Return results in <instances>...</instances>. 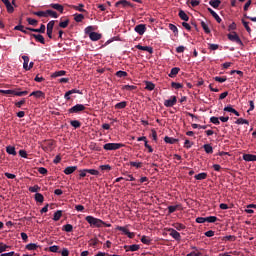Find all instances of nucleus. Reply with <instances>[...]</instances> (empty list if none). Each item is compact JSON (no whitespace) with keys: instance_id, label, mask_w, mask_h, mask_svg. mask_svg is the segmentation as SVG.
Returning a JSON list of instances; mask_svg holds the SVG:
<instances>
[{"instance_id":"1","label":"nucleus","mask_w":256,"mask_h":256,"mask_svg":"<svg viewBox=\"0 0 256 256\" xmlns=\"http://www.w3.org/2000/svg\"><path fill=\"white\" fill-rule=\"evenodd\" d=\"M86 221L89 223L91 227H103L105 225V222L99 218H95L93 216H86Z\"/></svg>"},{"instance_id":"2","label":"nucleus","mask_w":256,"mask_h":256,"mask_svg":"<svg viewBox=\"0 0 256 256\" xmlns=\"http://www.w3.org/2000/svg\"><path fill=\"white\" fill-rule=\"evenodd\" d=\"M121 147H123L121 143H107L103 146V149H105V151H117V149H121Z\"/></svg>"},{"instance_id":"3","label":"nucleus","mask_w":256,"mask_h":256,"mask_svg":"<svg viewBox=\"0 0 256 256\" xmlns=\"http://www.w3.org/2000/svg\"><path fill=\"white\" fill-rule=\"evenodd\" d=\"M117 231H122L124 235H127L129 239H133L135 237V233L130 232L129 229L125 226H117L116 227Z\"/></svg>"},{"instance_id":"4","label":"nucleus","mask_w":256,"mask_h":256,"mask_svg":"<svg viewBox=\"0 0 256 256\" xmlns=\"http://www.w3.org/2000/svg\"><path fill=\"white\" fill-rule=\"evenodd\" d=\"M228 39L233 43H238V45H243V41H241V38H239V35H237V32L228 34Z\"/></svg>"},{"instance_id":"5","label":"nucleus","mask_w":256,"mask_h":256,"mask_svg":"<svg viewBox=\"0 0 256 256\" xmlns=\"http://www.w3.org/2000/svg\"><path fill=\"white\" fill-rule=\"evenodd\" d=\"M81 111H85V105L83 104H76L69 109V113H81Z\"/></svg>"},{"instance_id":"6","label":"nucleus","mask_w":256,"mask_h":256,"mask_svg":"<svg viewBox=\"0 0 256 256\" xmlns=\"http://www.w3.org/2000/svg\"><path fill=\"white\" fill-rule=\"evenodd\" d=\"M176 104H177V97L176 96H171L168 100L164 101V106L165 107H173Z\"/></svg>"},{"instance_id":"7","label":"nucleus","mask_w":256,"mask_h":256,"mask_svg":"<svg viewBox=\"0 0 256 256\" xmlns=\"http://www.w3.org/2000/svg\"><path fill=\"white\" fill-rule=\"evenodd\" d=\"M134 31L138 33V35H145V31H147V27L145 26V24H139L135 26Z\"/></svg>"},{"instance_id":"8","label":"nucleus","mask_w":256,"mask_h":256,"mask_svg":"<svg viewBox=\"0 0 256 256\" xmlns=\"http://www.w3.org/2000/svg\"><path fill=\"white\" fill-rule=\"evenodd\" d=\"M168 231L170 233V237H172L176 241H181V234L179 232H177V230H175L173 228H169Z\"/></svg>"},{"instance_id":"9","label":"nucleus","mask_w":256,"mask_h":256,"mask_svg":"<svg viewBox=\"0 0 256 256\" xmlns=\"http://www.w3.org/2000/svg\"><path fill=\"white\" fill-rule=\"evenodd\" d=\"M115 7H122L123 9H125V7H131V3L127 0H120L115 3Z\"/></svg>"},{"instance_id":"10","label":"nucleus","mask_w":256,"mask_h":256,"mask_svg":"<svg viewBox=\"0 0 256 256\" xmlns=\"http://www.w3.org/2000/svg\"><path fill=\"white\" fill-rule=\"evenodd\" d=\"M30 97H36V99H45V93L41 90L34 91L30 94Z\"/></svg>"},{"instance_id":"11","label":"nucleus","mask_w":256,"mask_h":256,"mask_svg":"<svg viewBox=\"0 0 256 256\" xmlns=\"http://www.w3.org/2000/svg\"><path fill=\"white\" fill-rule=\"evenodd\" d=\"M136 49H139L140 51H147V53L153 54V47L150 46H141L140 44L135 46Z\"/></svg>"},{"instance_id":"12","label":"nucleus","mask_w":256,"mask_h":256,"mask_svg":"<svg viewBox=\"0 0 256 256\" xmlns=\"http://www.w3.org/2000/svg\"><path fill=\"white\" fill-rule=\"evenodd\" d=\"M50 7L52 9H55L59 13H63V11H65V8L63 7V5H61L59 3H52V4H50Z\"/></svg>"},{"instance_id":"13","label":"nucleus","mask_w":256,"mask_h":256,"mask_svg":"<svg viewBox=\"0 0 256 256\" xmlns=\"http://www.w3.org/2000/svg\"><path fill=\"white\" fill-rule=\"evenodd\" d=\"M77 171V166H68L64 169L65 175H71Z\"/></svg>"},{"instance_id":"14","label":"nucleus","mask_w":256,"mask_h":256,"mask_svg":"<svg viewBox=\"0 0 256 256\" xmlns=\"http://www.w3.org/2000/svg\"><path fill=\"white\" fill-rule=\"evenodd\" d=\"M71 9H74V11H79L80 13H85V5L79 4V5H72Z\"/></svg>"},{"instance_id":"15","label":"nucleus","mask_w":256,"mask_h":256,"mask_svg":"<svg viewBox=\"0 0 256 256\" xmlns=\"http://www.w3.org/2000/svg\"><path fill=\"white\" fill-rule=\"evenodd\" d=\"M32 37L38 42L41 43L42 45H45V37L41 34H32Z\"/></svg>"},{"instance_id":"16","label":"nucleus","mask_w":256,"mask_h":256,"mask_svg":"<svg viewBox=\"0 0 256 256\" xmlns=\"http://www.w3.org/2000/svg\"><path fill=\"white\" fill-rule=\"evenodd\" d=\"M224 111H226L227 113H233L236 115V117H239V112L237 110H235V108H233V106L229 105L224 107Z\"/></svg>"},{"instance_id":"17","label":"nucleus","mask_w":256,"mask_h":256,"mask_svg":"<svg viewBox=\"0 0 256 256\" xmlns=\"http://www.w3.org/2000/svg\"><path fill=\"white\" fill-rule=\"evenodd\" d=\"M28 31H32L33 33H45V24H41L40 28H28Z\"/></svg>"},{"instance_id":"18","label":"nucleus","mask_w":256,"mask_h":256,"mask_svg":"<svg viewBox=\"0 0 256 256\" xmlns=\"http://www.w3.org/2000/svg\"><path fill=\"white\" fill-rule=\"evenodd\" d=\"M242 157H243V160L247 162L256 161V155L254 154H244Z\"/></svg>"},{"instance_id":"19","label":"nucleus","mask_w":256,"mask_h":256,"mask_svg":"<svg viewBox=\"0 0 256 256\" xmlns=\"http://www.w3.org/2000/svg\"><path fill=\"white\" fill-rule=\"evenodd\" d=\"M23 59V69L29 71V56H22Z\"/></svg>"},{"instance_id":"20","label":"nucleus","mask_w":256,"mask_h":256,"mask_svg":"<svg viewBox=\"0 0 256 256\" xmlns=\"http://www.w3.org/2000/svg\"><path fill=\"white\" fill-rule=\"evenodd\" d=\"M67 72L65 70H60V71H56L54 73L51 74V77L53 79L57 78V77H63V75H66Z\"/></svg>"},{"instance_id":"21","label":"nucleus","mask_w":256,"mask_h":256,"mask_svg":"<svg viewBox=\"0 0 256 256\" xmlns=\"http://www.w3.org/2000/svg\"><path fill=\"white\" fill-rule=\"evenodd\" d=\"M208 11L212 15V17H214V19H216L217 23H221V17H219V14H217V12H215L211 8H208Z\"/></svg>"},{"instance_id":"22","label":"nucleus","mask_w":256,"mask_h":256,"mask_svg":"<svg viewBox=\"0 0 256 256\" xmlns=\"http://www.w3.org/2000/svg\"><path fill=\"white\" fill-rule=\"evenodd\" d=\"M194 179H196V181H203V180L207 179V173H205V172L199 173L194 176Z\"/></svg>"},{"instance_id":"23","label":"nucleus","mask_w":256,"mask_h":256,"mask_svg":"<svg viewBox=\"0 0 256 256\" xmlns=\"http://www.w3.org/2000/svg\"><path fill=\"white\" fill-rule=\"evenodd\" d=\"M46 17H52V19H57L59 14L53 10H46Z\"/></svg>"},{"instance_id":"24","label":"nucleus","mask_w":256,"mask_h":256,"mask_svg":"<svg viewBox=\"0 0 256 256\" xmlns=\"http://www.w3.org/2000/svg\"><path fill=\"white\" fill-rule=\"evenodd\" d=\"M89 38L91 39V41H99V39H101V34L93 32L90 33Z\"/></svg>"},{"instance_id":"25","label":"nucleus","mask_w":256,"mask_h":256,"mask_svg":"<svg viewBox=\"0 0 256 256\" xmlns=\"http://www.w3.org/2000/svg\"><path fill=\"white\" fill-rule=\"evenodd\" d=\"M26 249L28 251H36V249H39V245L35 244V243H30L26 245Z\"/></svg>"},{"instance_id":"26","label":"nucleus","mask_w":256,"mask_h":256,"mask_svg":"<svg viewBox=\"0 0 256 256\" xmlns=\"http://www.w3.org/2000/svg\"><path fill=\"white\" fill-rule=\"evenodd\" d=\"M61 217H63V211L58 210L54 213L53 221H59V219H61Z\"/></svg>"},{"instance_id":"27","label":"nucleus","mask_w":256,"mask_h":256,"mask_svg":"<svg viewBox=\"0 0 256 256\" xmlns=\"http://www.w3.org/2000/svg\"><path fill=\"white\" fill-rule=\"evenodd\" d=\"M126 251H139V245L133 244L130 246H125Z\"/></svg>"},{"instance_id":"28","label":"nucleus","mask_w":256,"mask_h":256,"mask_svg":"<svg viewBox=\"0 0 256 256\" xmlns=\"http://www.w3.org/2000/svg\"><path fill=\"white\" fill-rule=\"evenodd\" d=\"M179 17L182 19V21H189V16L183 10L179 11Z\"/></svg>"},{"instance_id":"29","label":"nucleus","mask_w":256,"mask_h":256,"mask_svg":"<svg viewBox=\"0 0 256 256\" xmlns=\"http://www.w3.org/2000/svg\"><path fill=\"white\" fill-rule=\"evenodd\" d=\"M83 19H85V15L74 14V21H76V23H81L83 21Z\"/></svg>"},{"instance_id":"30","label":"nucleus","mask_w":256,"mask_h":256,"mask_svg":"<svg viewBox=\"0 0 256 256\" xmlns=\"http://www.w3.org/2000/svg\"><path fill=\"white\" fill-rule=\"evenodd\" d=\"M164 141H165V143H168L169 145H173V144L177 143V139L169 137V136H166L164 138Z\"/></svg>"},{"instance_id":"31","label":"nucleus","mask_w":256,"mask_h":256,"mask_svg":"<svg viewBox=\"0 0 256 256\" xmlns=\"http://www.w3.org/2000/svg\"><path fill=\"white\" fill-rule=\"evenodd\" d=\"M201 27L204 30V33H207V34L211 33V29H209V25L206 24L205 21H201Z\"/></svg>"},{"instance_id":"32","label":"nucleus","mask_w":256,"mask_h":256,"mask_svg":"<svg viewBox=\"0 0 256 256\" xmlns=\"http://www.w3.org/2000/svg\"><path fill=\"white\" fill-rule=\"evenodd\" d=\"M236 125H249V120L243 119V118H238L235 121Z\"/></svg>"},{"instance_id":"33","label":"nucleus","mask_w":256,"mask_h":256,"mask_svg":"<svg viewBox=\"0 0 256 256\" xmlns=\"http://www.w3.org/2000/svg\"><path fill=\"white\" fill-rule=\"evenodd\" d=\"M179 71H180V69L177 67L172 68L169 73V77H171V78L176 77L178 75Z\"/></svg>"},{"instance_id":"34","label":"nucleus","mask_w":256,"mask_h":256,"mask_svg":"<svg viewBox=\"0 0 256 256\" xmlns=\"http://www.w3.org/2000/svg\"><path fill=\"white\" fill-rule=\"evenodd\" d=\"M6 152L8 153V155H17V151L13 146L6 147Z\"/></svg>"},{"instance_id":"35","label":"nucleus","mask_w":256,"mask_h":256,"mask_svg":"<svg viewBox=\"0 0 256 256\" xmlns=\"http://www.w3.org/2000/svg\"><path fill=\"white\" fill-rule=\"evenodd\" d=\"M209 5H211V7H213L214 9H217V7H219L221 5V1L220 0H210Z\"/></svg>"},{"instance_id":"36","label":"nucleus","mask_w":256,"mask_h":256,"mask_svg":"<svg viewBox=\"0 0 256 256\" xmlns=\"http://www.w3.org/2000/svg\"><path fill=\"white\" fill-rule=\"evenodd\" d=\"M35 201H37V203H43V201H45V197H43V194L41 193H36Z\"/></svg>"},{"instance_id":"37","label":"nucleus","mask_w":256,"mask_h":256,"mask_svg":"<svg viewBox=\"0 0 256 256\" xmlns=\"http://www.w3.org/2000/svg\"><path fill=\"white\" fill-rule=\"evenodd\" d=\"M141 243L144 245H151V238H149V236H142Z\"/></svg>"},{"instance_id":"38","label":"nucleus","mask_w":256,"mask_h":256,"mask_svg":"<svg viewBox=\"0 0 256 256\" xmlns=\"http://www.w3.org/2000/svg\"><path fill=\"white\" fill-rule=\"evenodd\" d=\"M4 5L6 6L8 13H13V11H15V8H13V5L9 0L8 2L4 3Z\"/></svg>"},{"instance_id":"39","label":"nucleus","mask_w":256,"mask_h":256,"mask_svg":"<svg viewBox=\"0 0 256 256\" xmlns=\"http://www.w3.org/2000/svg\"><path fill=\"white\" fill-rule=\"evenodd\" d=\"M129 165L131 166V167H135L136 169H141L142 167H143V163H141V162H129Z\"/></svg>"},{"instance_id":"40","label":"nucleus","mask_w":256,"mask_h":256,"mask_svg":"<svg viewBox=\"0 0 256 256\" xmlns=\"http://www.w3.org/2000/svg\"><path fill=\"white\" fill-rule=\"evenodd\" d=\"M253 209H256L255 204H250L247 206V209L245 210L246 213L253 214L255 211Z\"/></svg>"},{"instance_id":"41","label":"nucleus","mask_w":256,"mask_h":256,"mask_svg":"<svg viewBox=\"0 0 256 256\" xmlns=\"http://www.w3.org/2000/svg\"><path fill=\"white\" fill-rule=\"evenodd\" d=\"M125 107H127L126 101L119 102L115 105V109H125Z\"/></svg>"},{"instance_id":"42","label":"nucleus","mask_w":256,"mask_h":256,"mask_svg":"<svg viewBox=\"0 0 256 256\" xmlns=\"http://www.w3.org/2000/svg\"><path fill=\"white\" fill-rule=\"evenodd\" d=\"M59 27H61V29H67V27H69V19L60 22Z\"/></svg>"},{"instance_id":"43","label":"nucleus","mask_w":256,"mask_h":256,"mask_svg":"<svg viewBox=\"0 0 256 256\" xmlns=\"http://www.w3.org/2000/svg\"><path fill=\"white\" fill-rule=\"evenodd\" d=\"M70 125L74 127V129H79V127H81V122H79L78 120H72L70 122Z\"/></svg>"},{"instance_id":"44","label":"nucleus","mask_w":256,"mask_h":256,"mask_svg":"<svg viewBox=\"0 0 256 256\" xmlns=\"http://www.w3.org/2000/svg\"><path fill=\"white\" fill-rule=\"evenodd\" d=\"M93 31H95V27L93 26H87L84 30L85 34L89 36L91 35V33H94Z\"/></svg>"},{"instance_id":"45","label":"nucleus","mask_w":256,"mask_h":256,"mask_svg":"<svg viewBox=\"0 0 256 256\" xmlns=\"http://www.w3.org/2000/svg\"><path fill=\"white\" fill-rule=\"evenodd\" d=\"M145 89H147V91H153V89H155V84L153 82H146Z\"/></svg>"},{"instance_id":"46","label":"nucleus","mask_w":256,"mask_h":256,"mask_svg":"<svg viewBox=\"0 0 256 256\" xmlns=\"http://www.w3.org/2000/svg\"><path fill=\"white\" fill-rule=\"evenodd\" d=\"M9 249V245L1 242L0 243V253H5V251H7Z\"/></svg>"},{"instance_id":"47","label":"nucleus","mask_w":256,"mask_h":256,"mask_svg":"<svg viewBox=\"0 0 256 256\" xmlns=\"http://www.w3.org/2000/svg\"><path fill=\"white\" fill-rule=\"evenodd\" d=\"M204 150L206 153L211 154V153H213V146H211L210 144H205Z\"/></svg>"},{"instance_id":"48","label":"nucleus","mask_w":256,"mask_h":256,"mask_svg":"<svg viewBox=\"0 0 256 256\" xmlns=\"http://www.w3.org/2000/svg\"><path fill=\"white\" fill-rule=\"evenodd\" d=\"M33 15H36L37 17H47V10L46 11L33 12Z\"/></svg>"},{"instance_id":"49","label":"nucleus","mask_w":256,"mask_h":256,"mask_svg":"<svg viewBox=\"0 0 256 256\" xmlns=\"http://www.w3.org/2000/svg\"><path fill=\"white\" fill-rule=\"evenodd\" d=\"M63 231H66V233H71V231H73V225H71V224L64 225Z\"/></svg>"},{"instance_id":"50","label":"nucleus","mask_w":256,"mask_h":256,"mask_svg":"<svg viewBox=\"0 0 256 256\" xmlns=\"http://www.w3.org/2000/svg\"><path fill=\"white\" fill-rule=\"evenodd\" d=\"M39 189H41V187H39V185L30 186V187L28 188V190L30 191V193H37V191H39Z\"/></svg>"},{"instance_id":"51","label":"nucleus","mask_w":256,"mask_h":256,"mask_svg":"<svg viewBox=\"0 0 256 256\" xmlns=\"http://www.w3.org/2000/svg\"><path fill=\"white\" fill-rule=\"evenodd\" d=\"M177 209H179V205H175V206H168V213H175L177 211Z\"/></svg>"},{"instance_id":"52","label":"nucleus","mask_w":256,"mask_h":256,"mask_svg":"<svg viewBox=\"0 0 256 256\" xmlns=\"http://www.w3.org/2000/svg\"><path fill=\"white\" fill-rule=\"evenodd\" d=\"M210 123H213V125H219L221 122L219 121V117L212 116L210 118Z\"/></svg>"},{"instance_id":"53","label":"nucleus","mask_w":256,"mask_h":256,"mask_svg":"<svg viewBox=\"0 0 256 256\" xmlns=\"http://www.w3.org/2000/svg\"><path fill=\"white\" fill-rule=\"evenodd\" d=\"M217 221V217L216 216H208L206 217V222L207 223H215Z\"/></svg>"},{"instance_id":"54","label":"nucleus","mask_w":256,"mask_h":256,"mask_svg":"<svg viewBox=\"0 0 256 256\" xmlns=\"http://www.w3.org/2000/svg\"><path fill=\"white\" fill-rule=\"evenodd\" d=\"M171 87H173L174 89H183V84L177 83V82H172Z\"/></svg>"},{"instance_id":"55","label":"nucleus","mask_w":256,"mask_h":256,"mask_svg":"<svg viewBox=\"0 0 256 256\" xmlns=\"http://www.w3.org/2000/svg\"><path fill=\"white\" fill-rule=\"evenodd\" d=\"M49 251L51 253H59V246H57V245L50 246Z\"/></svg>"},{"instance_id":"56","label":"nucleus","mask_w":256,"mask_h":256,"mask_svg":"<svg viewBox=\"0 0 256 256\" xmlns=\"http://www.w3.org/2000/svg\"><path fill=\"white\" fill-rule=\"evenodd\" d=\"M242 24L245 27L247 33H251V27H249V22L242 20Z\"/></svg>"},{"instance_id":"57","label":"nucleus","mask_w":256,"mask_h":256,"mask_svg":"<svg viewBox=\"0 0 256 256\" xmlns=\"http://www.w3.org/2000/svg\"><path fill=\"white\" fill-rule=\"evenodd\" d=\"M101 171H111V165L105 164V165H100Z\"/></svg>"},{"instance_id":"58","label":"nucleus","mask_w":256,"mask_h":256,"mask_svg":"<svg viewBox=\"0 0 256 256\" xmlns=\"http://www.w3.org/2000/svg\"><path fill=\"white\" fill-rule=\"evenodd\" d=\"M116 76H118L120 78L121 77H127V72L119 70V71L116 72Z\"/></svg>"},{"instance_id":"59","label":"nucleus","mask_w":256,"mask_h":256,"mask_svg":"<svg viewBox=\"0 0 256 256\" xmlns=\"http://www.w3.org/2000/svg\"><path fill=\"white\" fill-rule=\"evenodd\" d=\"M196 223H207V217L196 218Z\"/></svg>"},{"instance_id":"60","label":"nucleus","mask_w":256,"mask_h":256,"mask_svg":"<svg viewBox=\"0 0 256 256\" xmlns=\"http://www.w3.org/2000/svg\"><path fill=\"white\" fill-rule=\"evenodd\" d=\"M214 80H216L218 83H225V81H227V78L216 76L214 77Z\"/></svg>"},{"instance_id":"61","label":"nucleus","mask_w":256,"mask_h":256,"mask_svg":"<svg viewBox=\"0 0 256 256\" xmlns=\"http://www.w3.org/2000/svg\"><path fill=\"white\" fill-rule=\"evenodd\" d=\"M53 27H55V21L54 20L48 22L47 30H53Z\"/></svg>"},{"instance_id":"62","label":"nucleus","mask_w":256,"mask_h":256,"mask_svg":"<svg viewBox=\"0 0 256 256\" xmlns=\"http://www.w3.org/2000/svg\"><path fill=\"white\" fill-rule=\"evenodd\" d=\"M27 23H29V25H37V20L33 18H27Z\"/></svg>"},{"instance_id":"63","label":"nucleus","mask_w":256,"mask_h":256,"mask_svg":"<svg viewBox=\"0 0 256 256\" xmlns=\"http://www.w3.org/2000/svg\"><path fill=\"white\" fill-rule=\"evenodd\" d=\"M87 172H88L90 175H99L98 170H95V169H87Z\"/></svg>"},{"instance_id":"64","label":"nucleus","mask_w":256,"mask_h":256,"mask_svg":"<svg viewBox=\"0 0 256 256\" xmlns=\"http://www.w3.org/2000/svg\"><path fill=\"white\" fill-rule=\"evenodd\" d=\"M62 256H69V250L67 248H63L61 251Z\"/></svg>"}]
</instances>
